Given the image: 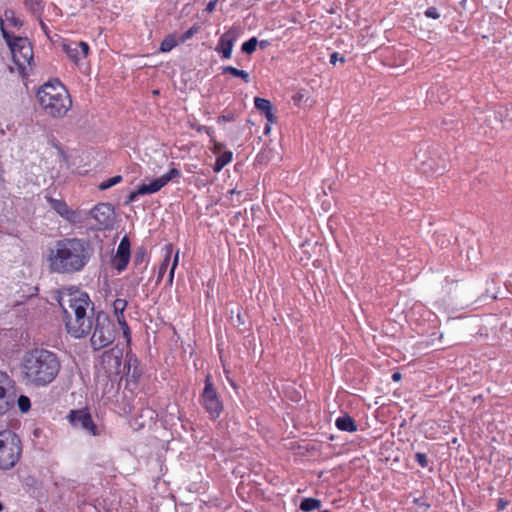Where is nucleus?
I'll use <instances>...</instances> for the list:
<instances>
[{
	"mask_svg": "<svg viewBox=\"0 0 512 512\" xmlns=\"http://www.w3.org/2000/svg\"><path fill=\"white\" fill-rule=\"evenodd\" d=\"M91 243L78 237L56 241L47 256L48 267L57 274H75L84 270L93 256Z\"/></svg>",
	"mask_w": 512,
	"mask_h": 512,
	"instance_id": "obj_1",
	"label": "nucleus"
},
{
	"mask_svg": "<svg viewBox=\"0 0 512 512\" xmlns=\"http://www.w3.org/2000/svg\"><path fill=\"white\" fill-rule=\"evenodd\" d=\"M58 303L67 333L76 339L87 336L92 330L94 310L89 295L78 289H64L59 293Z\"/></svg>",
	"mask_w": 512,
	"mask_h": 512,
	"instance_id": "obj_2",
	"label": "nucleus"
},
{
	"mask_svg": "<svg viewBox=\"0 0 512 512\" xmlns=\"http://www.w3.org/2000/svg\"><path fill=\"white\" fill-rule=\"evenodd\" d=\"M61 371V361L56 353L35 348L22 358L20 373L22 381L32 387H46L51 384Z\"/></svg>",
	"mask_w": 512,
	"mask_h": 512,
	"instance_id": "obj_3",
	"label": "nucleus"
},
{
	"mask_svg": "<svg viewBox=\"0 0 512 512\" xmlns=\"http://www.w3.org/2000/svg\"><path fill=\"white\" fill-rule=\"evenodd\" d=\"M36 97L44 113L55 119L65 117L72 107L67 88L57 79L43 84Z\"/></svg>",
	"mask_w": 512,
	"mask_h": 512,
	"instance_id": "obj_4",
	"label": "nucleus"
},
{
	"mask_svg": "<svg viewBox=\"0 0 512 512\" xmlns=\"http://www.w3.org/2000/svg\"><path fill=\"white\" fill-rule=\"evenodd\" d=\"M0 29L2 36L10 48L12 59L21 74H25L26 68L31 66L33 60V48L26 37L12 36L4 27V20L0 17Z\"/></svg>",
	"mask_w": 512,
	"mask_h": 512,
	"instance_id": "obj_5",
	"label": "nucleus"
},
{
	"mask_svg": "<svg viewBox=\"0 0 512 512\" xmlns=\"http://www.w3.org/2000/svg\"><path fill=\"white\" fill-rule=\"evenodd\" d=\"M23 446L20 437L10 429L0 431V469L10 470L22 456Z\"/></svg>",
	"mask_w": 512,
	"mask_h": 512,
	"instance_id": "obj_6",
	"label": "nucleus"
},
{
	"mask_svg": "<svg viewBox=\"0 0 512 512\" xmlns=\"http://www.w3.org/2000/svg\"><path fill=\"white\" fill-rule=\"evenodd\" d=\"M91 347L100 350L111 345L115 340V325L107 314L98 312L92 323Z\"/></svg>",
	"mask_w": 512,
	"mask_h": 512,
	"instance_id": "obj_7",
	"label": "nucleus"
},
{
	"mask_svg": "<svg viewBox=\"0 0 512 512\" xmlns=\"http://www.w3.org/2000/svg\"><path fill=\"white\" fill-rule=\"evenodd\" d=\"M122 359L123 350L114 346L101 354L98 369L110 379L120 376L123 372Z\"/></svg>",
	"mask_w": 512,
	"mask_h": 512,
	"instance_id": "obj_8",
	"label": "nucleus"
},
{
	"mask_svg": "<svg viewBox=\"0 0 512 512\" xmlns=\"http://www.w3.org/2000/svg\"><path fill=\"white\" fill-rule=\"evenodd\" d=\"M60 46L67 58L77 67H81L90 53V47L84 41L63 40Z\"/></svg>",
	"mask_w": 512,
	"mask_h": 512,
	"instance_id": "obj_9",
	"label": "nucleus"
},
{
	"mask_svg": "<svg viewBox=\"0 0 512 512\" xmlns=\"http://www.w3.org/2000/svg\"><path fill=\"white\" fill-rule=\"evenodd\" d=\"M90 216L96 221L97 230H107L113 228L115 220V211L109 203H99L89 212Z\"/></svg>",
	"mask_w": 512,
	"mask_h": 512,
	"instance_id": "obj_10",
	"label": "nucleus"
},
{
	"mask_svg": "<svg viewBox=\"0 0 512 512\" xmlns=\"http://www.w3.org/2000/svg\"><path fill=\"white\" fill-rule=\"evenodd\" d=\"M202 400L205 409L211 415L212 418H217L220 416V413L222 411V404L218 398L215 388L213 387L210 375H207L205 379V387L202 394Z\"/></svg>",
	"mask_w": 512,
	"mask_h": 512,
	"instance_id": "obj_11",
	"label": "nucleus"
},
{
	"mask_svg": "<svg viewBox=\"0 0 512 512\" xmlns=\"http://www.w3.org/2000/svg\"><path fill=\"white\" fill-rule=\"evenodd\" d=\"M46 199L51 208L65 221L73 225L82 223L83 216L80 210L71 209L62 199L53 197H46Z\"/></svg>",
	"mask_w": 512,
	"mask_h": 512,
	"instance_id": "obj_12",
	"label": "nucleus"
},
{
	"mask_svg": "<svg viewBox=\"0 0 512 512\" xmlns=\"http://www.w3.org/2000/svg\"><path fill=\"white\" fill-rule=\"evenodd\" d=\"M67 418L73 426L81 427L92 436L100 434L97 425L94 423L92 416L87 409L71 410Z\"/></svg>",
	"mask_w": 512,
	"mask_h": 512,
	"instance_id": "obj_13",
	"label": "nucleus"
},
{
	"mask_svg": "<svg viewBox=\"0 0 512 512\" xmlns=\"http://www.w3.org/2000/svg\"><path fill=\"white\" fill-rule=\"evenodd\" d=\"M111 306H112V311L116 318V321L122 330L123 337L125 338L127 344H130L131 332H130L129 325H128V323L126 321V317H125V310L128 306V302L125 299L116 298L112 302Z\"/></svg>",
	"mask_w": 512,
	"mask_h": 512,
	"instance_id": "obj_14",
	"label": "nucleus"
},
{
	"mask_svg": "<svg viewBox=\"0 0 512 512\" xmlns=\"http://www.w3.org/2000/svg\"><path fill=\"white\" fill-rule=\"evenodd\" d=\"M130 240L124 236L117 247L116 255L112 258V266L118 271H124L130 260Z\"/></svg>",
	"mask_w": 512,
	"mask_h": 512,
	"instance_id": "obj_15",
	"label": "nucleus"
},
{
	"mask_svg": "<svg viewBox=\"0 0 512 512\" xmlns=\"http://www.w3.org/2000/svg\"><path fill=\"white\" fill-rule=\"evenodd\" d=\"M181 177L182 172L180 169L171 168L167 173L163 174L158 178L153 179L150 183H148L151 194L160 191L170 181L175 180V182H178Z\"/></svg>",
	"mask_w": 512,
	"mask_h": 512,
	"instance_id": "obj_16",
	"label": "nucleus"
},
{
	"mask_svg": "<svg viewBox=\"0 0 512 512\" xmlns=\"http://www.w3.org/2000/svg\"><path fill=\"white\" fill-rule=\"evenodd\" d=\"M122 369H127L126 376L127 381L136 383L142 375L140 363L137 357L133 354L126 355V363Z\"/></svg>",
	"mask_w": 512,
	"mask_h": 512,
	"instance_id": "obj_17",
	"label": "nucleus"
},
{
	"mask_svg": "<svg viewBox=\"0 0 512 512\" xmlns=\"http://www.w3.org/2000/svg\"><path fill=\"white\" fill-rule=\"evenodd\" d=\"M280 158L278 144L274 143L273 146H266L257 155L256 161L259 164H266Z\"/></svg>",
	"mask_w": 512,
	"mask_h": 512,
	"instance_id": "obj_18",
	"label": "nucleus"
},
{
	"mask_svg": "<svg viewBox=\"0 0 512 512\" xmlns=\"http://www.w3.org/2000/svg\"><path fill=\"white\" fill-rule=\"evenodd\" d=\"M172 255H173V245L171 243L166 244L164 246L163 260L158 269L157 283L162 281V279L167 271V268L169 266Z\"/></svg>",
	"mask_w": 512,
	"mask_h": 512,
	"instance_id": "obj_19",
	"label": "nucleus"
},
{
	"mask_svg": "<svg viewBox=\"0 0 512 512\" xmlns=\"http://www.w3.org/2000/svg\"><path fill=\"white\" fill-rule=\"evenodd\" d=\"M335 424L342 431L354 432L357 430L355 421L348 415L337 418Z\"/></svg>",
	"mask_w": 512,
	"mask_h": 512,
	"instance_id": "obj_20",
	"label": "nucleus"
},
{
	"mask_svg": "<svg viewBox=\"0 0 512 512\" xmlns=\"http://www.w3.org/2000/svg\"><path fill=\"white\" fill-rule=\"evenodd\" d=\"M14 381L12 378L3 371H0V396L2 397H10L8 395V390L13 388Z\"/></svg>",
	"mask_w": 512,
	"mask_h": 512,
	"instance_id": "obj_21",
	"label": "nucleus"
},
{
	"mask_svg": "<svg viewBox=\"0 0 512 512\" xmlns=\"http://www.w3.org/2000/svg\"><path fill=\"white\" fill-rule=\"evenodd\" d=\"M322 503L320 500L315 498H304L299 508L304 512H310L315 509H319L321 507Z\"/></svg>",
	"mask_w": 512,
	"mask_h": 512,
	"instance_id": "obj_22",
	"label": "nucleus"
},
{
	"mask_svg": "<svg viewBox=\"0 0 512 512\" xmlns=\"http://www.w3.org/2000/svg\"><path fill=\"white\" fill-rule=\"evenodd\" d=\"M229 200L233 203V206H242V202L246 200V194L242 191H237L236 188H232L228 191Z\"/></svg>",
	"mask_w": 512,
	"mask_h": 512,
	"instance_id": "obj_23",
	"label": "nucleus"
},
{
	"mask_svg": "<svg viewBox=\"0 0 512 512\" xmlns=\"http://www.w3.org/2000/svg\"><path fill=\"white\" fill-rule=\"evenodd\" d=\"M24 5L33 15H40L43 10L42 0H24Z\"/></svg>",
	"mask_w": 512,
	"mask_h": 512,
	"instance_id": "obj_24",
	"label": "nucleus"
},
{
	"mask_svg": "<svg viewBox=\"0 0 512 512\" xmlns=\"http://www.w3.org/2000/svg\"><path fill=\"white\" fill-rule=\"evenodd\" d=\"M178 44V41L176 40L175 36L170 34L167 35L160 44V51L163 53L171 51L174 47H176Z\"/></svg>",
	"mask_w": 512,
	"mask_h": 512,
	"instance_id": "obj_25",
	"label": "nucleus"
},
{
	"mask_svg": "<svg viewBox=\"0 0 512 512\" xmlns=\"http://www.w3.org/2000/svg\"><path fill=\"white\" fill-rule=\"evenodd\" d=\"M14 405V400L10 397L0 396V417L5 415Z\"/></svg>",
	"mask_w": 512,
	"mask_h": 512,
	"instance_id": "obj_26",
	"label": "nucleus"
},
{
	"mask_svg": "<svg viewBox=\"0 0 512 512\" xmlns=\"http://www.w3.org/2000/svg\"><path fill=\"white\" fill-rule=\"evenodd\" d=\"M121 181H122V176L121 175H116L114 177H111V178L101 182L99 184L98 188L100 190H106V189H109V188L119 184Z\"/></svg>",
	"mask_w": 512,
	"mask_h": 512,
	"instance_id": "obj_27",
	"label": "nucleus"
},
{
	"mask_svg": "<svg viewBox=\"0 0 512 512\" xmlns=\"http://www.w3.org/2000/svg\"><path fill=\"white\" fill-rule=\"evenodd\" d=\"M429 155V149L425 145H420L415 154L416 159L424 166L427 164V159Z\"/></svg>",
	"mask_w": 512,
	"mask_h": 512,
	"instance_id": "obj_28",
	"label": "nucleus"
},
{
	"mask_svg": "<svg viewBox=\"0 0 512 512\" xmlns=\"http://www.w3.org/2000/svg\"><path fill=\"white\" fill-rule=\"evenodd\" d=\"M179 253H180V251L177 250L176 253L174 254L173 261H172V264H171V267H170V270H169V275H168V278H167V284L169 286H171L172 283H173L175 270H176V268L178 266V263H179Z\"/></svg>",
	"mask_w": 512,
	"mask_h": 512,
	"instance_id": "obj_29",
	"label": "nucleus"
},
{
	"mask_svg": "<svg viewBox=\"0 0 512 512\" xmlns=\"http://www.w3.org/2000/svg\"><path fill=\"white\" fill-rule=\"evenodd\" d=\"M17 405L22 413H27L31 408V401L28 396L20 395L17 400Z\"/></svg>",
	"mask_w": 512,
	"mask_h": 512,
	"instance_id": "obj_30",
	"label": "nucleus"
},
{
	"mask_svg": "<svg viewBox=\"0 0 512 512\" xmlns=\"http://www.w3.org/2000/svg\"><path fill=\"white\" fill-rule=\"evenodd\" d=\"M258 45V40L256 37H252L248 41L244 42L241 49L246 54H252Z\"/></svg>",
	"mask_w": 512,
	"mask_h": 512,
	"instance_id": "obj_31",
	"label": "nucleus"
},
{
	"mask_svg": "<svg viewBox=\"0 0 512 512\" xmlns=\"http://www.w3.org/2000/svg\"><path fill=\"white\" fill-rule=\"evenodd\" d=\"M226 73H230L235 77L242 78L246 83L249 82V74L244 70H239L232 66H226Z\"/></svg>",
	"mask_w": 512,
	"mask_h": 512,
	"instance_id": "obj_32",
	"label": "nucleus"
},
{
	"mask_svg": "<svg viewBox=\"0 0 512 512\" xmlns=\"http://www.w3.org/2000/svg\"><path fill=\"white\" fill-rule=\"evenodd\" d=\"M254 104L255 107L263 113L272 108V104L269 100L260 97L254 99Z\"/></svg>",
	"mask_w": 512,
	"mask_h": 512,
	"instance_id": "obj_33",
	"label": "nucleus"
},
{
	"mask_svg": "<svg viewBox=\"0 0 512 512\" xmlns=\"http://www.w3.org/2000/svg\"><path fill=\"white\" fill-rule=\"evenodd\" d=\"M147 252L144 247L139 248L134 255V265L138 266L144 263Z\"/></svg>",
	"mask_w": 512,
	"mask_h": 512,
	"instance_id": "obj_34",
	"label": "nucleus"
},
{
	"mask_svg": "<svg viewBox=\"0 0 512 512\" xmlns=\"http://www.w3.org/2000/svg\"><path fill=\"white\" fill-rule=\"evenodd\" d=\"M243 211H246V208H242V206H233L227 215H232L235 220H238L240 217H242Z\"/></svg>",
	"mask_w": 512,
	"mask_h": 512,
	"instance_id": "obj_35",
	"label": "nucleus"
},
{
	"mask_svg": "<svg viewBox=\"0 0 512 512\" xmlns=\"http://www.w3.org/2000/svg\"><path fill=\"white\" fill-rule=\"evenodd\" d=\"M6 20L9 21L14 27H20L22 26V23L20 20H18L13 12H5Z\"/></svg>",
	"mask_w": 512,
	"mask_h": 512,
	"instance_id": "obj_36",
	"label": "nucleus"
},
{
	"mask_svg": "<svg viewBox=\"0 0 512 512\" xmlns=\"http://www.w3.org/2000/svg\"><path fill=\"white\" fill-rule=\"evenodd\" d=\"M197 31H198V27L195 25L192 26L190 29H188L186 32L183 33L181 42H184L187 39L191 38Z\"/></svg>",
	"mask_w": 512,
	"mask_h": 512,
	"instance_id": "obj_37",
	"label": "nucleus"
},
{
	"mask_svg": "<svg viewBox=\"0 0 512 512\" xmlns=\"http://www.w3.org/2000/svg\"><path fill=\"white\" fill-rule=\"evenodd\" d=\"M224 168V154L218 155L215 165H214V171L219 172Z\"/></svg>",
	"mask_w": 512,
	"mask_h": 512,
	"instance_id": "obj_38",
	"label": "nucleus"
},
{
	"mask_svg": "<svg viewBox=\"0 0 512 512\" xmlns=\"http://www.w3.org/2000/svg\"><path fill=\"white\" fill-rule=\"evenodd\" d=\"M425 16L428 17V18L438 19L440 17V14L438 13L437 8L429 7L425 11Z\"/></svg>",
	"mask_w": 512,
	"mask_h": 512,
	"instance_id": "obj_39",
	"label": "nucleus"
},
{
	"mask_svg": "<svg viewBox=\"0 0 512 512\" xmlns=\"http://www.w3.org/2000/svg\"><path fill=\"white\" fill-rule=\"evenodd\" d=\"M137 193L140 194V195L151 194V191L149 189V185L146 184V183H142V184L138 185Z\"/></svg>",
	"mask_w": 512,
	"mask_h": 512,
	"instance_id": "obj_40",
	"label": "nucleus"
},
{
	"mask_svg": "<svg viewBox=\"0 0 512 512\" xmlns=\"http://www.w3.org/2000/svg\"><path fill=\"white\" fill-rule=\"evenodd\" d=\"M141 196L140 194L137 193V189L134 190V191H131L128 196H127V199L125 201V204L126 205H129L131 203H133L134 201H136V199Z\"/></svg>",
	"mask_w": 512,
	"mask_h": 512,
	"instance_id": "obj_41",
	"label": "nucleus"
},
{
	"mask_svg": "<svg viewBox=\"0 0 512 512\" xmlns=\"http://www.w3.org/2000/svg\"><path fill=\"white\" fill-rule=\"evenodd\" d=\"M416 460L417 462L422 466V467H425L427 466V463H428V460H427V456L423 453H417L416 454Z\"/></svg>",
	"mask_w": 512,
	"mask_h": 512,
	"instance_id": "obj_42",
	"label": "nucleus"
},
{
	"mask_svg": "<svg viewBox=\"0 0 512 512\" xmlns=\"http://www.w3.org/2000/svg\"><path fill=\"white\" fill-rule=\"evenodd\" d=\"M216 50L218 53H221L224 56V34L220 35Z\"/></svg>",
	"mask_w": 512,
	"mask_h": 512,
	"instance_id": "obj_43",
	"label": "nucleus"
},
{
	"mask_svg": "<svg viewBox=\"0 0 512 512\" xmlns=\"http://www.w3.org/2000/svg\"><path fill=\"white\" fill-rule=\"evenodd\" d=\"M272 110H273V107H272V108H270L269 110H267V111L264 113V114H265V117H266V119H267V121H268L269 123H275V122H276V120H277V118H276V116L274 115V113H273V111H272Z\"/></svg>",
	"mask_w": 512,
	"mask_h": 512,
	"instance_id": "obj_44",
	"label": "nucleus"
},
{
	"mask_svg": "<svg viewBox=\"0 0 512 512\" xmlns=\"http://www.w3.org/2000/svg\"><path fill=\"white\" fill-rule=\"evenodd\" d=\"M504 117L506 121L512 123V103L506 107Z\"/></svg>",
	"mask_w": 512,
	"mask_h": 512,
	"instance_id": "obj_45",
	"label": "nucleus"
},
{
	"mask_svg": "<svg viewBox=\"0 0 512 512\" xmlns=\"http://www.w3.org/2000/svg\"><path fill=\"white\" fill-rule=\"evenodd\" d=\"M219 0H210L205 8V11L208 13H212L215 10L216 4Z\"/></svg>",
	"mask_w": 512,
	"mask_h": 512,
	"instance_id": "obj_46",
	"label": "nucleus"
},
{
	"mask_svg": "<svg viewBox=\"0 0 512 512\" xmlns=\"http://www.w3.org/2000/svg\"><path fill=\"white\" fill-rule=\"evenodd\" d=\"M231 321L233 324H237V325H240L242 324V320H241V315L237 312L236 316L234 317V311H231V317H230Z\"/></svg>",
	"mask_w": 512,
	"mask_h": 512,
	"instance_id": "obj_47",
	"label": "nucleus"
},
{
	"mask_svg": "<svg viewBox=\"0 0 512 512\" xmlns=\"http://www.w3.org/2000/svg\"><path fill=\"white\" fill-rule=\"evenodd\" d=\"M336 61H338V53H333V54L331 55V57H330V63H331V64H335V63H336ZM339 61H340V62H344V61H345L344 57H341V58L339 59Z\"/></svg>",
	"mask_w": 512,
	"mask_h": 512,
	"instance_id": "obj_48",
	"label": "nucleus"
},
{
	"mask_svg": "<svg viewBox=\"0 0 512 512\" xmlns=\"http://www.w3.org/2000/svg\"><path fill=\"white\" fill-rule=\"evenodd\" d=\"M507 506V501L503 500V499H499L498 500V503H497V508L499 511H502L506 508Z\"/></svg>",
	"mask_w": 512,
	"mask_h": 512,
	"instance_id": "obj_49",
	"label": "nucleus"
},
{
	"mask_svg": "<svg viewBox=\"0 0 512 512\" xmlns=\"http://www.w3.org/2000/svg\"><path fill=\"white\" fill-rule=\"evenodd\" d=\"M258 44L261 49H265L269 45V42L266 40H262V41L258 42Z\"/></svg>",
	"mask_w": 512,
	"mask_h": 512,
	"instance_id": "obj_50",
	"label": "nucleus"
},
{
	"mask_svg": "<svg viewBox=\"0 0 512 512\" xmlns=\"http://www.w3.org/2000/svg\"><path fill=\"white\" fill-rule=\"evenodd\" d=\"M225 51H226L225 52L226 53L225 56H226V59H227V58H229L231 56V51H232V49L228 48V40H226V50Z\"/></svg>",
	"mask_w": 512,
	"mask_h": 512,
	"instance_id": "obj_51",
	"label": "nucleus"
},
{
	"mask_svg": "<svg viewBox=\"0 0 512 512\" xmlns=\"http://www.w3.org/2000/svg\"><path fill=\"white\" fill-rule=\"evenodd\" d=\"M225 155H226V156H225V157H226V160H225V161H226V165H227V164L231 161V159H232V152H230V151H226V154H225Z\"/></svg>",
	"mask_w": 512,
	"mask_h": 512,
	"instance_id": "obj_52",
	"label": "nucleus"
},
{
	"mask_svg": "<svg viewBox=\"0 0 512 512\" xmlns=\"http://www.w3.org/2000/svg\"><path fill=\"white\" fill-rule=\"evenodd\" d=\"M392 379L394 381H398L401 379V374L399 372H395L393 375H392Z\"/></svg>",
	"mask_w": 512,
	"mask_h": 512,
	"instance_id": "obj_53",
	"label": "nucleus"
},
{
	"mask_svg": "<svg viewBox=\"0 0 512 512\" xmlns=\"http://www.w3.org/2000/svg\"><path fill=\"white\" fill-rule=\"evenodd\" d=\"M302 98H303V94L301 93H297L296 96L294 97L295 101L300 103L302 101Z\"/></svg>",
	"mask_w": 512,
	"mask_h": 512,
	"instance_id": "obj_54",
	"label": "nucleus"
},
{
	"mask_svg": "<svg viewBox=\"0 0 512 512\" xmlns=\"http://www.w3.org/2000/svg\"><path fill=\"white\" fill-rule=\"evenodd\" d=\"M229 382H230V385L232 386V388H233L234 390H236V389H237V387H236L235 382H234V381H232V380H229ZM235 394H238V393H237V391H235Z\"/></svg>",
	"mask_w": 512,
	"mask_h": 512,
	"instance_id": "obj_55",
	"label": "nucleus"
},
{
	"mask_svg": "<svg viewBox=\"0 0 512 512\" xmlns=\"http://www.w3.org/2000/svg\"><path fill=\"white\" fill-rule=\"evenodd\" d=\"M270 124H271V123H268V124L265 126V134H268V133L270 132V129H271Z\"/></svg>",
	"mask_w": 512,
	"mask_h": 512,
	"instance_id": "obj_56",
	"label": "nucleus"
},
{
	"mask_svg": "<svg viewBox=\"0 0 512 512\" xmlns=\"http://www.w3.org/2000/svg\"><path fill=\"white\" fill-rule=\"evenodd\" d=\"M218 350H219V354H220V361L223 362L224 359H223V355H222V350L219 346H218Z\"/></svg>",
	"mask_w": 512,
	"mask_h": 512,
	"instance_id": "obj_57",
	"label": "nucleus"
},
{
	"mask_svg": "<svg viewBox=\"0 0 512 512\" xmlns=\"http://www.w3.org/2000/svg\"><path fill=\"white\" fill-rule=\"evenodd\" d=\"M228 48L232 49V42L228 40Z\"/></svg>",
	"mask_w": 512,
	"mask_h": 512,
	"instance_id": "obj_58",
	"label": "nucleus"
},
{
	"mask_svg": "<svg viewBox=\"0 0 512 512\" xmlns=\"http://www.w3.org/2000/svg\"><path fill=\"white\" fill-rule=\"evenodd\" d=\"M3 504L0 502V512L3 510Z\"/></svg>",
	"mask_w": 512,
	"mask_h": 512,
	"instance_id": "obj_59",
	"label": "nucleus"
},
{
	"mask_svg": "<svg viewBox=\"0 0 512 512\" xmlns=\"http://www.w3.org/2000/svg\"><path fill=\"white\" fill-rule=\"evenodd\" d=\"M322 512H330V511H328V510H324V511H322Z\"/></svg>",
	"mask_w": 512,
	"mask_h": 512,
	"instance_id": "obj_60",
	"label": "nucleus"
}]
</instances>
